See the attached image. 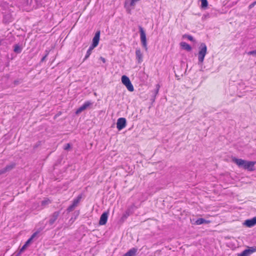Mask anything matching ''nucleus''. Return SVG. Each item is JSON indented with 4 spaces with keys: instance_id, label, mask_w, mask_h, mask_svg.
Returning <instances> with one entry per match:
<instances>
[{
    "instance_id": "nucleus-1",
    "label": "nucleus",
    "mask_w": 256,
    "mask_h": 256,
    "mask_svg": "<svg viewBox=\"0 0 256 256\" xmlns=\"http://www.w3.org/2000/svg\"><path fill=\"white\" fill-rule=\"evenodd\" d=\"M232 162L236 164L238 167L242 168L248 171L252 172L254 170V164L256 162L248 161L241 158H234Z\"/></svg>"
},
{
    "instance_id": "nucleus-2",
    "label": "nucleus",
    "mask_w": 256,
    "mask_h": 256,
    "mask_svg": "<svg viewBox=\"0 0 256 256\" xmlns=\"http://www.w3.org/2000/svg\"><path fill=\"white\" fill-rule=\"evenodd\" d=\"M199 52L198 53V62L202 64L204 62V56L206 54L207 47L204 43L200 44L199 46Z\"/></svg>"
},
{
    "instance_id": "nucleus-3",
    "label": "nucleus",
    "mask_w": 256,
    "mask_h": 256,
    "mask_svg": "<svg viewBox=\"0 0 256 256\" xmlns=\"http://www.w3.org/2000/svg\"><path fill=\"white\" fill-rule=\"evenodd\" d=\"M122 82L130 92H133L134 90V86L130 78L127 76H122Z\"/></svg>"
},
{
    "instance_id": "nucleus-4",
    "label": "nucleus",
    "mask_w": 256,
    "mask_h": 256,
    "mask_svg": "<svg viewBox=\"0 0 256 256\" xmlns=\"http://www.w3.org/2000/svg\"><path fill=\"white\" fill-rule=\"evenodd\" d=\"M139 30L140 35V40L142 42V44L144 48L146 50H147V43H146V33L143 29V28L141 26H139Z\"/></svg>"
},
{
    "instance_id": "nucleus-5",
    "label": "nucleus",
    "mask_w": 256,
    "mask_h": 256,
    "mask_svg": "<svg viewBox=\"0 0 256 256\" xmlns=\"http://www.w3.org/2000/svg\"><path fill=\"white\" fill-rule=\"evenodd\" d=\"M126 119L124 118H120L118 120L116 128L120 130L124 128L126 126Z\"/></svg>"
},
{
    "instance_id": "nucleus-6",
    "label": "nucleus",
    "mask_w": 256,
    "mask_h": 256,
    "mask_svg": "<svg viewBox=\"0 0 256 256\" xmlns=\"http://www.w3.org/2000/svg\"><path fill=\"white\" fill-rule=\"evenodd\" d=\"M60 214V211H56L54 212L50 216V219L48 220V224L50 226L52 225L56 220L58 219Z\"/></svg>"
},
{
    "instance_id": "nucleus-7",
    "label": "nucleus",
    "mask_w": 256,
    "mask_h": 256,
    "mask_svg": "<svg viewBox=\"0 0 256 256\" xmlns=\"http://www.w3.org/2000/svg\"><path fill=\"white\" fill-rule=\"evenodd\" d=\"M92 103L90 101L86 102L82 106H80L79 108H78L76 112V114H78L82 112V111L86 110L88 107L92 105Z\"/></svg>"
},
{
    "instance_id": "nucleus-8",
    "label": "nucleus",
    "mask_w": 256,
    "mask_h": 256,
    "mask_svg": "<svg viewBox=\"0 0 256 256\" xmlns=\"http://www.w3.org/2000/svg\"><path fill=\"white\" fill-rule=\"evenodd\" d=\"M16 164L14 163L7 165L5 168L0 170V174H5L8 172L10 171L15 167Z\"/></svg>"
},
{
    "instance_id": "nucleus-9",
    "label": "nucleus",
    "mask_w": 256,
    "mask_h": 256,
    "mask_svg": "<svg viewBox=\"0 0 256 256\" xmlns=\"http://www.w3.org/2000/svg\"><path fill=\"white\" fill-rule=\"evenodd\" d=\"M244 224L248 228H251L256 224V216L251 219L245 220Z\"/></svg>"
},
{
    "instance_id": "nucleus-10",
    "label": "nucleus",
    "mask_w": 256,
    "mask_h": 256,
    "mask_svg": "<svg viewBox=\"0 0 256 256\" xmlns=\"http://www.w3.org/2000/svg\"><path fill=\"white\" fill-rule=\"evenodd\" d=\"M108 218V212H104L100 216V220L99 221V224L100 225L105 224L107 222Z\"/></svg>"
},
{
    "instance_id": "nucleus-11",
    "label": "nucleus",
    "mask_w": 256,
    "mask_h": 256,
    "mask_svg": "<svg viewBox=\"0 0 256 256\" xmlns=\"http://www.w3.org/2000/svg\"><path fill=\"white\" fill-rule=\"evenodd\" d=\"M256 250V249L254 248L246 249L240 254H238V256H249L252 252H254Z\"/></svg>"
},
{
    "instance_id": "nucleus-12",
    "label": "nucleus",
    "mask_w": 256,
    "mask_h": 256,
    "mask_svg": "<svg viewBox=\"0 0 256 256\" xmlns=\"http://www.w3.org/2000/svg\"><path fill=\"white\" fill-rule=\"evenodd\" d=\"M136 57L138 64H140L142 62L143 54L140 48H138L136 50Z\"/></svg>"
},
{
    "instance_id": "nucleus-13",
    "label": "nucleus",
    "mask_w": 256,
    "mask_h": 256,
    "mask_svg": "<svg viewBox=\"0 0 256 256\" xmlns=\"http://www.w3.org/2000/svg\"><path fill=\"white\" fill-rule=\"evenodd\" d=\"M100 31H98L96 32L93 39H92V44L94 45L98 46V42L100 40Z\"/></svg>"
},
{
    "instance_id": "nucleus-14",
    "label": "nucleus",
    "mask_w": 256,
    "mask_h": 256,
    "mask_svg": "<svg viewBox=\"0 0 256 256\" xmlns=\"http://www.w3.org/2000/svg\"><path fill=\"white\" fill-rule=\"evenodd\" d=\"M180 44L183 49L186 50L188 52H190L192 50L191 46L186 42H182Z\"/></svg>"
},
{
    "instance_id": "nucleus-15",
    "label": "nucleus",
    "mask_w": 256,
    "mask_h": 256,
    "mask_svg": "<svg viewBox=\"0 0 256 256\" xmlns=\"http://www.w3.org/2000/svg\"><path fill=\"white\" fill-rule=\"evenodd\" d=\"M209 220H206L203 218H200L195 222V224L196 225H200L203 224H208L210 223Z\"/></svg>"
},
{
    "instance_id": "nucleus-16",
    "label": "nucleus",
    "mask_w": 256,
    "mask_h": 256,
    "mask_svg": "<svg viewBox=\"0 0 256 256\" xmlns=\"http://www.w3.org/2000/svg\"><path fill=\"white\" fill-rule=\"evenodd\" d=\"M136 252V249L133 248L126 252L124 256H134Z\"/></svg>"
},
{
    "instance_id": "nucleus-17",
    "label": "nucleus",
    "mask_w": 256,
    "mask_h": 256,
    "mask_svg": "<svg viewBox=\"0 0 256 256\" xmlns=\"http://www.w3.org/2000/svg\"><path fill=\"white\" fill-rule=\"evenodd\" d=\"M31 242L30 239H28L25 244L22 246V248L20 249L18 254H20L28 246V245Z\"/></svg>"
},
{
    "instance_id": "nucleus-18",
    "label": "nucleus",
    "mask_w": 256,
    "mask_h": 256,
    "mask_svg": "<svg viewBox=\"0 0 256 256\" xmlns=\"http://www.w3.org/2000/svg\"><path fill=\"white\" fill-rule=\"evenodd\" d=\"M82 198V194L78 195L76 198L74 200L72 204L76 205V206H78L79 202H80Z\"/></svg>"
},
{
    "instance_id": "nucleus-19",
    "label": "nucleus",
    "mask_w": 256,
    "mask_h": 256,
    "mask_svg": "<svg viewBox=\"0 0 256 256\" xmlns=\"http://www.w3.org/2000/svg\"><path fill=\"white\" fill-rule=\"evenodd\" d=\"M201 1V8L203 9H206L208 6V2L207 0H200Z\"/></svg>"
},
{
    "instance_id": "nucleus-20",
    "label": "nucleus",
    "mask_w": 256,
    "mask_h": 256,
    "mask_svg": "<svg viewBox=\"0 0 256 256\" xmlns=\"http://www.w3.org/2000/svg\"><path fill=\"white\" fill-rule=\"evenodd\" d=\"M14 51L17 54H20L22 52V48L19 45L16 44L14 46Z\"/></svg>"
},
{
    "instance_id": "nucleus-21",
    "label": "nucleus",
    "mask_w": 256,
    "mask_h": 256,
    "mask_svg": "<svg viewBox=\"0 0 256 256\" xmlns=\"http://www.w3.org/2000/svg\"><path fill=\"white\" fill-rule=\"evenodd\" d=\"M77 206L73 204H72L66 210L68 212H71L72 210H74V209Z\"/></svg>"
},
{
    "instance_id": "nucleus-22",
    "label": "nucleus",
    "mask_w": 256,
    "mask_h": 256,
    "mask_svg": "<svg viewBox=\"0 0 256 256\" xmlns=\"http://www.w3.org/2000/svg\"><path fill=\"white\" fill-rule=\"evenodd\" d=\"M77 206L73 204H72L66 210L68 212H71L72 210H74V209Z\"/></svg>"
},
{
    "instance_id": "nucleus-23",
    "label": "nucleus",
    "mask_w": 256,
    "mask_h": 256,
    "mask_svg": "<svg viewBox=\"0 0 256 256\" xmlns=\"http://www.w3.org/2000/svg\"><path fill=\"white\" fill-rule=\"evenodd\" d=\"M77 206L73 204H72L66 210L68 212H71L72 210H74V209Z\"/></svg>"
},
{
    "instance_id": "nucleus-24",
    "label": "nucleus",
    "mask_w": 256,
    "mask_h": 256,
    "mask_svg": "<svg viewBox=\"0 0 256 256\" xmlns=\"http://www.w3.org/2000/svg\"><path fill=\"white\" fill-rule=\"evenodd\" d=\"M77 206L73 204H72L66 210L68 212H71L72 210H74V209Z\"/></svg>"
},
{
    "instance_id": "nucleus-25",
    "label": "nucleus",
    "mask_w": 256,
    "mask_h": 256,
    "mask_svg": "<svg viewBox=\"0 0 256 256\" xmlns=\"http://www.w3.org/2000/svg\"><path fill=\"white\" fill-rule=\"evenodd\" d=\"M184 38H188V39L192 42H194V40L193 38V37L192 36H190V35H188V34H184V36H183Z\"/></svg>"
},
{
    "instance_id": "nucleus-26",
    "label": "nucleus",
    "mask_w": 256,
    "mask_h": 256,
    "mask_svg": "<svg viewBox=\"0 0 256 256\" xmlns=\"http://www.w3.org/2000/svg\"><path fill=\"white\" fill-rule=\"evenodd\" d=\"M92 52V50H87V52H86V56H85V57H84V60H86L87 58H88V57L90 56Z\"/></svg>"
},
{
    "instance_id": "nucleus-27",
    "label": "nucleus",
    "mask_w": 256,
    "mask_h": 256,
    "mask_svg": "<svg viewBox=\"0 0 256 256\" xmlns=\"http://www.w3.org/2000/svg\"><path fill=\"white\" fill-rule=\"evenodd\" d=\"M46 54L40 60V62H43L45 60L46 58L48 56V54H49V51L46 50Z\"/></svg>"
},
{
    "instance_id": "nucleus-28",
    "label": "nucleus",
    "mask_w": 256,
    "mask_h": 256,
    "mask_svg": "<svg viewBox=\"0 0 256 256\" xmlns=\"http://www.w3.org/2000/svg\"><path fill=\"white\" fill-rule=\"evenodd\" d=\"M50 203V201L49 200H44L42 202V206H46Z\"/></svg>"
},
{
    "instance_id": "nucleus-29",
    "label": "nucleus",
    "mask_w": 256,
    "mask_h": 256,
    "mask_svg": "<svg viewBox=\"0 0 256 256\" xmlns=\"http://www.w3.org/2000/svg\"><path fill=\"white\" fill-rule=\"evenodd\" d=\"M248 55H254L256 56V50H254L250 51L248 52Z\"/></svg>"
},
{
    "instance_id": "nucleus-30",
    "label": "nucleus",
    "mask_w": 256,
    "mask_h": 256,
    "mask_svg": "<svg viewBox=\"0 0 256 256\" xmlns=\"http://www.w3.org/2000/svg\"><path fill=\"white\" fill-rule=\"evenodd\" d=\"M160 88V86L158 84H157L156 85V88L155 90V96L158 94Z\"/></svg>"
},
{
    "instance_id": "nucleus-31",
    "label": "nucleus",
    "mask_w": 256,
    "mask_h": 256,
    "mask_svg": "<svg viewBox=\"0 0 256 256\" xmlns=\"http://www.w3.org/2000/svg\"><path fill=\"white\" fill-rule=\"evenodd\" d=\"M38 234V232H34L32 236H30V238H29V239H30V241L32 242V239L37 235V234Z\"/></svg>"
},
{
    "instance_id": "nucleus-32",
    "label": "nucleus",
    "mask_w": 256,
    "mask_h": 256,
    "mask_svg": "<svg viewBox=\"0 0 256 256\" xmlns=\"http://www.w3.org/2000/svg\"><path fill=\"white\" fill-rule=\"evenodd\" d=\"M71 147V146L70 144H67L64 147V150H69Z\"/></svg>"
},
{
    "instance_id": "nucleus-33",
    "label": "nucleus",
    "mask_w": 256,
    "mask_h": 256,
    "mask_svg": "<svg viewBox=\"0 0 256 256\" xmlns=\"http://www.w3.org/2000/svg\"><path fill=\"white\" fill-rule=\"evenodd\" d=\"M97 46L94 44L92 43V44L90 46L88 50H92L94 48H96Z\"/></svg>"
},
{
    "instance_id": "nucleus-34",
    "label": "nucleus",
    "mask_w": 256,
    "mask_h": 256,
    "mask_svg": "<svg viewBox=\"0 0 256 256\" xmlns=\"http://www.w3.org/2000/svg\"><path fill=\"white\" fill-rule=\"evenodd\" d=\"M128 216H129V212H126L124 214V215L122 216V218H126Z\"/></svg>"
},
{
    "instance_id": "nucleus-35",
    "label": "nucleus",
    "mask_w": 256,
    "mask_h": 256,
    "mask_svg": "<svg viewBox=\"0 0 256 256\" xmlns=\"http://www.w3.org/2000/svg\"><path fill=\"white\" fill-rule=\"evenodd\" d=\"M256 4V1L253 2L249 6V8L250 9Z\"/></svg>"
},
{
    "instance_id": "nucleus-36",
    "label": "nucleus",
    "mask_w": 256,
    "mask_h": 256,
    "mask_svg": "<svg viewBox=\"0 0 256 256\" xmlns=\"http://www.w3.org/2000/svg\"><path fill=\"white\" fill-rule=\"evenodd\" d=\"M136 2L135 0H131V2H130V6H134L135 5V2Z\"/></svg>"
},
{
    "instance_id": "nucleus-37",
    "label": "nucleus",
    "mask_w": 256,
    "mask_h": 256,
    "mask_svg": "<svg viewBox=\"0 0 256 256\" xmlns=\"http://www.w3.org/2000/svg\"><path fill=\"white\" fill-rule=\"evenodd\" d=\"M100 59L102 60V62L104 63L106 62V59H105L104 58H103V57H102V56H101V57L100 58Z\"/></svg>"
},
{
    "instance_id": "nucleus-38",
    "label": "nucleus",
    "mask_w": 256,
    "mask_h": 256,
    "mask_svg": "<svg viewBox=\"0 0 256 256\" xmlns=\"http://www.w3.org/2000/svg\"><path fill=\"white\" fill-rule=\"evenodd\" d=\"M20 254H18V252L16 254V256H19Z\"/></svg>"
},
{
    "instance_id": "nucleus-39",
    "label": "nucleus",
    "mask_w": 256,
    "mask_h": 256,
    "mask_svg": "<svg viewBox=\"0 0 256 256\" xmlns=\"http://www.w3.org/2000/svg\"><path fill=\"white\" fill-rule=\"evenodd\" d=\"M126 2H125V7H126Z\"/></svg>"
}]
</instances>
